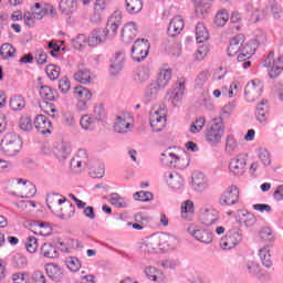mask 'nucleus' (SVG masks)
Here are the masks:
<instances>
[{"label":"nucleus","mask_w":283,"mask_h":283,"mask_svg":"<svg viewBox=\"0 0 283 283\" xmlns=\"http://www.w3.org/2000/svg\"><path fill=\"white\" fill-rule=\"evenodd\" d=\"M179 244L178 237L170 233H157L146 238L139 249L144 253H160V251H174Z\"/></svg>","instance_id":"nucleus-1"},{"label":"nucleus","mask_w":283,"mask_h":283,"mask_svg":"<svg viewBox=\"0 0 283 283\" xmlns=\"http://www.w3.org/2000/svg\"><path fill=\"white\" fill-rule=\"evenodd\" d=\"M222 136H224V123L221 117H217L207 126L205 139L208 145L216 147L222 143Z\"/></svg>","instance_id":"nucleus-2"},{"label":"nucleus","mask_w":283,"mask_h":283,"mask_svg":"<svg viewBox=\"0 0 283 283\" xmlns=\"http://www.w3.org/2000/svg\"><path fill=\"white\" fill-rule=\"evenodd\" d=\"M266 42V35L261 34L256 39L248 42V44L242 49V52H239L238 55V62L240 67H243V70H249L251 67V56L255 54V50H258V45H262V43Z\"/></svg>","instance_id":"nucleus-3"},{"label":"nucleus","mask_w":283,"mask_h":283,"mask_svg":"<svg viewBox=\"0 0 283 283\" xmlns=\"http://www.w3.org/2000/svg\"><path fill=\"white\" fill-rule=\"evenodd\" d=\"M23 148L21 136L17 134L6 135L0 142V151L4 156H17Z\"/></svg>","instance_id":"nucleus-4"},{"label":"nucleus","mask_w":283,"mask_h":283,"mask_svg":"<svg viewBox=\"0 0 283 283\" xmlns=\"http://www.w3.org/2000/svg\"><path fill=\"white\" fill-rule=\"evenodd\" d=\"M134 127V116L129 112L122 111L115 117L114 132L116 134H129Z\"/></svg>","instance_id":"nucleus-5"},{"label":"nucleus","mask_w":283,"mask_h":283,"mask_svg":"<svg viewBox=\"0 0 283 283\" xmlns=\"http://www.w3.org/2000/svg\"><path fill=\"white\" fill-rule=\"evenodd\" d=\"M160 160L163 165H166V167H177L178 169H185V167L189 165V160L185 159L182 156H179L171 148L161 154Z\"/></svg>","instance_id":"nucleus-6"},{"label":"nucleus","mask_w":283,"mask_h":283,"mask_svg":"<svg viewBox=\"0 0 283 283\" xmlns=\"http://www.w3.org/2000/svg\"><path fill=\"white\" fill-rule=\"evenodd\" d=\"M149 123L153 132H163L167 125V108H153L149 115Z\"/></svg>","instance_id":"nucleus-7"},{"label":"nucleus","mask_w":283,"mask_h":283,"mask_svg":"<svg viewBox=\"0 0 283 283\" xmlns=\"http://www.w3.org/2000/svg\"><path fill=\"white\" fill-rule=\"evenodd\" d=\"M264 67H271L269 72L270 78H277L283 72V55H279L275 59V53L271 51L264 61Z\"/></svg>","instance_id":"nucleus-8"},{"label":"nucleus","mask_w":283,"mask_h":283,"mask_svg":"<svg viewBox=\"0 0 283 283\" xmlns=\"http://www.w3.org/2000/svg\"><path fill=\"white\" fill-rule=\"evenodd\" d=\"M240 242H242V232L238 228H232L223 238H221L220 247L223 251H231V249L238 247Z\"/></svg>","instance_id":"nucleus-9"},{"label":"nucleus","mask_w":283,"mask_h":283,"mask_svg":"<svg viewBox=\"0 0 283 283\" xmlns=\"http://www.w3.org/2000/svg\"><path fill=\"white\" fill-rule=\"evenodd\" d=\"M262 92H264V83L260 80H252L245 86V101H248V103H255V101L262 96Z\"/></svg>","instance_id":"nucleus-10"},{"label":"nucleus","mask_w":283,"mask_h":283,"mask_svg":"<svg viewBox=\"0 0 283 283\" xmlns=\"http://www.w3.org/2000/svg\"><path fill=\"white\" fill-rule=\"evenodd\" d=\"M73 96L77 101L76 108L78 112H86L87 103L92 101V92L84 86L77 85L73 88Z\"/></svg>","instance_id":"nucleus-11"},{"label":"nucleus","mask_w":283,"mask_h":283,"mask_svg":"<svg viewBox=\"0 0 283 283\" xmlns=\"http://www.w3.org/2000/svg\"><path fill=\"white\" fill-rule=\"evenodd\" d=\"M238 202H240V188L233 185L228 187L219 199L221 207H231V205H238Z\"/></svg>","instance_id":"nucleus-12"},{"label":"nucleus","mask_w":283,"mask_h":283,"mask_svg":"<svg viewBox=\"0 0 283 283\" xmlns=\"http://www.w3.org/2000/svg\"><path fill=\"white\" fill-rule=\"evenodd\" d=\"M229 171L237 177L247 174V155L238 154L234 156L229 163Z\"/></svg>","instance_id":"nucleus-13"},{"label":"nucleus","mask_w":283,"mask_h":283,"mask_svg":"<svg viewBox=\"0 0 283 283\" xmlns=\"http://www.w3.org/2000/svg\"><path fill=\"white\" fill-rule=\"evenodd\" d=\"M149 54V41L142 39L137 40L132 48V59L140 63L145 61Z\"/></svg>","instance_id":"nucleus-14"},{"label":"nucleus","mask_w":283,"mask_h":283,"mask_svg":"<svg viewBox=\"0 0 283 283\" xmlns=\"http://www.w3.org/2000/svg\"><path fill=\"white\" fill-rule=\"evenodd\" d=\"M187 232L189 233V235L195 238L197 242H201L202 244H211V242H213V234H211V231L207 229L190 226L189 228H187Z\"/></svg>","instance_id":"nucleus-15"},{"label":"nucleus","mask_w":283,"mask_h":283,"mask_svg":"<svg viewBox=\"0 0 283 283\" xmlns=\"http://www.w3.org/2000/svg\"><path fill=\"white\" fill-rule=\"evenodd\" d=\"M185 80H178L176 87L168 90L167 98L170 103L176 107L182 101V96H185Z\"/></svg>","instance_id":"nucleus-16"},{"label":"nucleus","mask_w":283,"mask_h":283,"mask_svg":"<svg viewBox=\"0 0 283 283\" xmlns=\"http://www.w3.org/2000/svg\"><path fill=\"white\" fill-rule=\"evenodd\" d=\"M90 160V155L87 154V150L80 149L77 150L76 155L71 160V167L73 171L76 174L83 171L87 167V163Z\"/></svg>","instance_id":"nucleus-17"},{"label":"nucleus","mask_w":283,"mask_h":283,"mask_svg":"<svg viewBox=\"0 0 283 283\" xmlns=\"http://www.w3.org/2000/svg\"><path fill=\"white\" fill-rule=\"evenodd\" d=\"M123 23V12L115 11L107 20L106 23V36H116L118 32V28H120V24Z\"/></svg>","instance_id":"nucleus-18"},{"label":"nucleus","mask_w":283,"mask_h":283,"mask_svg":"<svg viewBox=\"0 0 283 283\" xmlns=\"http://www.w3.org/2000/svg\"><path fill=\"white\" fill-rule=\"evenodd\" d=\"M138 34V24L134 21L127 22L120 30V39L123 43H132Z\"/></svg>","instance_id":"nucleus-19"},{"label":"nucleus","mask_w":283,"mask_h":283,"mask_svg":"<svg viewBox=\"0 0 283 283\" xmlns=\"http://www.w3.org/2000/svg\"><path fill=\"white\" fill-rule=\"evenodd\" d=\"M125 67V52L123 50L116 51L114 56L111 59V74L116 76Z\"/></svg>","instance_id":"nucleus-20"},{"label":"nucleus","mask_w":283,"mask_h":283,"mask_svg":"<svg viewBox=\"0 0 283 283\" xmlns=\"http://www.w3.org/2000/svg\"><path fill=\"white\" fill-rule=\"evenodd\" d=\"M164 180L170 189H182V186L185 185V179L176 171L165 172Z\"/></svg>","instance_id":"nucleus-21"},{"label":"nucleus","mask_w":283,"mask_h":283,"mask_svg":"<svg viewBox=\"0 0 283 283\" xmlns=\"http://www.w3.org/2000/svg\"><path fill=\"white\" fill-rule=\"evenodd\" d=\"M249 43L244 42V35H237L230 40L228 46V56H235L247 48Z\"/></svg>","instance_id":"nucleus-22"},{"label":"nucleus","mask_w":283,"mask_h":283,"mask_svg":"<svg viewBox=\"0 0 283 283\" xmlns=\"http://www.w3.org/2000/svg\"><path fill=\"white\" fill-rule=\"evenodd\" d=\"M200 219L202 224L211 227V224H216L219 220L218 210L212 208H202Z\"/></svg>","instance_id":"nucleus-23"},{"label":"nucleus","mask_w":283,"mask_h":283,"mask_svg":"<svg viewBox=\"0 0 283 283\" xmlns=\"http://www.w3.org/2000/svg\"><path fill=\"white\" fill-rule=\"evenodd\" d=\"M34 127L39 134H52V120L45 115H38L34 118Z\"/></svg>","instance_id":"nucleus-24"},{"label":"nucleus","mask_w":283,"mask_h":283,"mask_svg":"<svg viewBox=\"0 0 283 283\" xmlns=\"http://www.w3.org/2000/svg\"><path fill=\"white\" fill-rule=\"evenodd\" d=\"M65 198H63V195H59L56 192H51L46 196V205L50 211L55 214L56 211L60 210L61 207H63V202H65Z\"/></svg>","instance_id":"nucleus-25"},{"label":"nucleus","mask_w":283,"mask_h":283,"mask_svg":"<svg viewBox=\"0 0 283 283\" xmlns=\"http://www.w3.org/2000/svg\"><path fill=\"white\" fill-rule=\"evenodd\" d=\"M76 212V208L72 202L65 199V202L60 206L59 210H56L55 214L61 220H70V218H74V213Z\"/></svg>","instance_id":"nucleus-26"},{"label":"nucleus","mask_w":283,"mask_h":283,"mask_svg":"<svg viewBox=\"0 0 283 283\" xmlns=\"http://www.w3.org/2000/svg\"><path fill=\"white\" fill-rule=\"evenodd\" d=\"M106 41L107 33L105 32V29H95L87 38V43L91 48H96V45H101V43H105Z\"/></svg>","instance_id":"nucleus-27"},{"label":"nucleus","mask_w":283,"mask_h":283,"mask_svg":"<svg viewBox=\"0 0 283 283\" xmlns=\"http://www.w3.org/2000/svg\"><path fill=\"white\" fill-rule=\"evenodd\" d=\"M160 90H163L159 85L155 84L151 81L145 88L144 92V101L145 103H154L158 98V94H160Z\"/></svg>","instance_id":"nucleus-28"},{"label":"nucleus","mask_w":283,"mask_h":283,"mask_svg":"<svg viewBox=\"0 0 283 283\" xmlns=\"http://www.w3.org/2000/svg\"><path fill=\"white\" fill-rule=\"evenodd\" d=\"M185 29V20L182 17L177 15L171 19L169 27H168V34L169 36H178L180 32Z\"/></svg>","instance_id":"nucleus-29"},{"label":"nucleus","mask_w":283,"mask_h":283,"mask_svg":"<svg viewBox=\"0 0 283 283\" xmlns=\"http://www.w3.org/2000/svg\"><path fill=\"white\" fill-rule=\"evenodd\" d=\"M45 271L48 277L53 280V282H61L63 280V269L61 265L49 263L46 264Z\"/></svg>","instance_id":"nucleus-30"},{"label":"nucleus","mask_w":283,"mask_h":283,"mask_svg":"<svg viewBox=\"0 0 283 283\" xmlns=\"http://www.w3.org/2000/svg\"><path fill=\"white\" fill-rule=\"evenodd\" d=\"M54 154L59 160H67L72 154V146L66 142H62L55 146Z\"/></svg>","instance_id":"nucleus-31"},{"label":"nucleus","mask_w":283,"mask_h":283,"mask_svg":"<svg viewBox=\"0 0 283 283\" xmlns=\"http://www.w3.org/2000/svg\"><path fill=\"white\" fill-rule=\"evenodd\" d=\"M224 151L229 156H233L237 151H240V142L235 138V135H227Z\"/></svg>","instance_id":"nucleus-32"},{"label":"nucleus","mask_w":283,"mask_h":283,"mask_svg":"<svg viewBox=\"0 0 283 283\" xmlns=\"http://www.w3.org/2000/svg\"><path fill=\"white\" fill-rule=\"evenodd\" d=\"M59 8L60 12L67 17L70 14H74V12L78 10V2L76 0H61Z\"/></svg>","instance_id":"nucleus-33"},{"label":"nucleus","mask_w":283,"mask_h":283,"mask_svg":"<svg viewBox=\"0 0 283 283\" xmlns=\"http://www.w3.org/2000/svg\"><path fill=\"white\" fill-rule=\"evenodd\" d=\"M153 81L161 90H165V87H167V85H169V81H171V69H161L158 74V77Z\"/></svg>","instance_id":"nucleus-34"},{"label":"nucleus","mask_w":283,"mask_h":283,"mask_svg":"<svg viewBox=\"0 0 283 283\" xmlns=\"http://www.w3.org/2000/svg\"><path fill=\"white\" fill-rule=\"evenodd\" d=\"M98 122L92 114H85L80 118V125L85 132H94Z\"/></svg>","instance_id":"nucleus-35"},{"label":"nucleus","mask_w":283,"mask_h":283,"mask_svg":"<svg viewBox=\"0 0 283 283\" xmlns=\"http://www.w3.org/2000/svg\"><path fill=\"white\" fill-rule=\"evenodd\" d=\"M211 0H199L195 4V12L199 19H205L209 14Z\"/></svg>","instance_id":"nucleus-36"},{"label":"nucleus","mask_w":283,"mask_h":283,"mask_svg":"<svg viewBox=\"0 0 283 283\" xmlns=\"http://www.w3.org/2000/svg\"><path fill=\"white\" fill-rule=\"evenodd\" d=\"M74 80L82 85H90L94 81V76H92V72L87 69H80L74 73Z\"/></svg>","instance_id":"nucleus-37"},{"label":"nucleus","mask_w":283,"mask_h":283,"mask_svg":"<svg viewBox=\"0 0 283 283\" xmlns=\"http://www.w3.org/2000/svg\"><path fill=\"white\" fill-rule=\"evenodd\" d=\"M192 189L195 191H205L207 187V180H205V175L201 172H193L192 174V181H191Z\"/></svg>","instance_id":"nucleus-38"},{"label":"nucleus","mask_w":283,"mask_h":283,"mask_svg":"<svg viewBox=\"0 0 283 283\" xmlns=\"http://www.w3.org/2000/svg\"><path fill=\"white\" fill-rule=\"evenodd\" d=\"M144 273L149 282H160L163 280V271L154 265H147Z\"/></svg>","instance_id":"nucleus-39"},{"label":"nucleus","mask_w":283,"mask_h":283,"mask_svg":"<svg viewBox=\"0 0 283 283\" xmlns=\"http://www.w3.org/2000/svg\"><path fill=\"white\" fill-rule=\"evenodd\" d=\"M266 114H269V101L262 99L256 106V120L262 125H266Z\"/></svg>","instance_id":"nucleus-40"},{"label":"nucleus","mask_w":283,"mask_h":283,"mask_svg":"<svg viewBox=\"0 0 283 283\" xmlns=\"http://www.w3.org/2000/svg\"><path fill=\"white\" fill-rule=\"evenodd\" d=\"M24 184H25V179L23 178L12 179L9 185V193L11 196H17L18 198H20L21 191H23Z\"/></svg>","instance_id":"nucleus-41"},{"label":"nucleus","mask_w":283,"mask_h":283,"mask_svg":"<svg viewBox=\"0 0 283 283\" xmlns=\"http://www.w3.org/2000/svg\"><path fill=\"white\" fill-rule=\"evenodd\" d=\"M239 222L241 224H244V227H255V222H258V219L255 218V214L247 211V210H241L239 212Z\"/></svg>","instance_id":"nucleus-42"},{"label":"nucleus","mask_w":283,"mask_h":283,"mask_svg":"<svg viewBox=\"0 0 283 283\" xmlns=\"http://www.w3.org/2000/svg\"><path fill=\"white\" fill-rule=\"evenodd\" d=\"M197 43H205L209 41V30L202 22H198L195 29Z\"/></svg>","instance_id":"nucleus-43"},{"label":"nucleus","mask_w":283,"mask_h":283,"mask_svg":"<svg viewBox=\"0 0 283 283\" xmlns=\"http://www.w3.org/2000/svg\"><path fill=\"white\" fill-rule=\"evenodd\" d=\"M196 211V208L193 206V201L186 200L181 203V218L182 220H191L193 218V213Z\"/></svg>","instance_id":"nucleus-44"},{"label":"nucleus","mask_w":283,"mask_h":283,"mask_svg":"<svg viewBox=\"0 0 283 283\" xmlns=\"http://www.w3.org/2000/svg\"><path fill=\"white\" fill-rule=\"evenodd\" d=\"M245 271L247 273H249V275H252L253 277H258V280H262V277H264V274L260 269V263L255 261H248L245 264Z\"/></svg>","instance_id":"nucleus-45"},{"label":"nucleus","mask_w":283,"mask_h":283,"mask_svg":"<svg viewBox=\"0 0 283 283\" xmlns=\"http://www.w3.org/2000/svg\"><path fill=\"white\" fill-rule=\"evenodd\" d=\"M40 254L43 258H49V259L59 258V251L56 250V247H54V244L52 243H44L41 247Z\"/></svg>","instance_id":"nucleus-46"},{"label":"nucleus","mask_w":283,"mask_h":283,"mask_svg":"<svg viewBox=\"0 0 283 283\" xmlns=\"http://www.w3.org/2000/svg\"><path fill=\"white\" fill-rule=\"evenodd\" d=\"M36 196V186L32 181L25 179L22 191L20 192V198H34Z\"/></svg>","instance_id":"nucleus-47"},{"label":"nucleus","mask_w":283,"mask_h":283,"mask_svg":"<svg viewBox=\"0 0 283 283\" xmlns=\"http://www.w3.org/2000/svg\"><path fill=\"white\" fill-rule=\"evenodd\" d=\"M108 202L117 209H127L129 207L127 200H125V198L120 197L118 193H111L108 197Z\"/></svg>","instance_id":"nucleus-48"},{"label":"nucleus","mask_w":283,"mask_h":283,"mask_svg":"<svg viewBox=\"0 0 283 283\" xmlns=\"http://www.w3.org/2000/svg\"><path fill=\"white\" fill-rule=\"evenodd\" d=\"M259 256L265 269H271V266H273V261L271 260V250H269V247L260 249Z\"/></svg>","instance_id":"nucleus-49"},{"label":"nucleus","mask_w":283,"mask_h":283,"mask_svg":"<svg viewBox=\"0 0 283 283\" xmlns=\"http://www.w3.org/2000/svg\"><path fill=\"white\" fill-rule=\"evenodd\" d=\"M128 14H138L143 10V0H125Z\"/></svg>","instance_id":"nucleus-50"},{"label":"nucleus","mask_w":283,"mask_h":283,"mask_svg":"<svg viewBox=\"0 0 283 283\" xmlns=\"http://www.w3.org/2000/svg\"><path fill=\"white\" fill-rule=\"evenodd\" d=\"M228 22L229 11H227V9L219 10L214 17V24H217L218 28H223V25H227Z\"/></svg>","instance_id":"nucleus-51"},{"label":"nucleus","mask_w":283,"mask_h":283,"mask_svg":"<svg viewBox=\"0 0 283 283\" xmlns=\"http://www.w3.org/2000/svg\"><path fill=\"white\" fill-rule=\"evenodd\" d=\"M40 96L45 101H57L59 98V94L50 86L45 85L40 87Z\"/></svg>","instance_id":"nucleus-52"},{"label":"nucleus","mask_w":283,"mask_h":283,"mask_svg":"<svg viewBox=\"0 0 283 283\" xmlns=\"http://www.w3.org/2000/svg\"><path fill=\"white\" fill-rule=\"evenodd\" d=\"M9 105L13 112H19L25 107V99L21 95H14L10 98Z\"/></svg>","instance_id":"nucleus-53"},{"label":"nucleus","mask_w":283,"mask_h":283,"mask_svg":"<svg viewBox=\"0 0 283 283\" xmlns=\"http://www.w3.org/2000/svg\"><path fill=\"white\" fill-rule=\"evenodd\" d=\"M107 8V2L105 0H96L94 3V10L97 12V15L93 18V21L95 23H101L103 17L101 15V12H105V9Z\"/></svg>","instance_id":"nucleus-54"},{"label":"nucleus","mask_w":283,"mask_h":283,"mask_svg":"<svg viewBox=\"0 0 283 283\" xmlns=\"http://www.w3.org/2000/svg\"><path fill=\"white\" fill-rule=\"evenodd\" d=\"M15 52L17 50L14 49V46L9 43L2 44L0 48V55L2 56V59H12L14 57Z\"/></svg>","instance_id":"nucleus-55"},{"label":"nucleus","mask_w":283,"mask_h":283,"mask_svg":"<svg viewBox=\"0 0 283 283\" xmlns=\"http://www.w3.org/2000/svg\"><path fill=\"white\" fill-rule=\"evenodd\" d=\"M65 264L69 269V271H72L73 273H76L81 271V260L76 256H70L65 260Z\"/></svg>","instance_id":"nucleus-56"},{"label":"nucleus","mask_w":283,"mask_h":283,"mask_svg":"<svg viewBox=\"0 0 283 283\" xmlns=\"http://www.w3.org/2000/svg\"><path fill=\"white\" fill-rule=\"evenodd\" d=\"M258 158L264 167L271 165V153L266 148H259Z\"/></svg>","instance_id":"nucleus-57"},{"label":"nucleus","mask_w":283,"mask_h":283,"mask_svg":"<svg viewBox=\"0 0 283 283\" xmlns=\"http://www.w3.org/2000/svg\"><path fill=\"white\" fill-rule=\"evenodd\" d=\"M205 125H207V119L205 117L197 118L190 125V134H200V130L205 128Z\"/></svg>","instance_id":"nucleus-58"},{"label":"nucleus","mask_w":283,"mask_h":283,"mask_svg":"<svg viewBox=\"0 0 283 283\" xmlns=\"http://www.w3.org/2000/svg\"><path fill=\"white\" fill-rule=\"evenodd\" d=\"M93 118L97 122L101 123L105 120V107L103 105L98 104L94 106L93 114H91Z\"/></svg>","instance_id":"nucleus-59"},{"label":"nucleus","mask_w":283,"mask_h":283,"mask_svg":"<svg viewBox=\"0 0 283 283\" xmlns=\"http://www.w3.org/2000/svg\"><path fill=\"white\" fill-rule=\"evenodd\" d=\"M87 43L85 34H78L72 40V45L75 50H83Z\"/></svg>","instance_id":"nucleus-60"},{"label":"nucleus","mask_w":283,"mask_h":283,"mask_svg":"<svg viewBox=\"0 0 283 283\" xmlns=\"http://www.w3.org/2000/svg\"><path fill=\"white\" fill-rule=\"evenodd\" d=\"M38 235H51L52 227L48 222L38 221V231L35 232Z\"/></svg>","instance_id":"nucleus-61"},{"label":"nucleus","mask_w":283,"mask_h":283,"mask_svg":"<svg viewBox=\"0 0 283 283\" xmlns=\"http://www.w3.org/2000/svg\"><path fill=\"white\" fill-rule=\"evenodd\" d=\"M45 72H46V76H49L51 81H56V78H59L61 74V67L56 65H49L46 66Z\"/></svg>","instance_id":"nucleus-62"},{"label":"nucleus","mask_w":283,"mask_h":283,"mask_svg":"<svg viewBox=\"0 0 283 283\" xmlns=\"http://www.w3.org/2000/svg\"><path fill=\"white\" fill-rule=\"evenodd\" d=\"M25 249L29 253H36V250L39 249V241L34 237H28Z\"/></svg>","instance_id":"nucleus-63"},{"label":"nucleus","mask_w":283,"mask_h":283,"mask_svg":"<svg viewBox=\"0 0 283 283\" xmlns=\"http://www.w3.org/2000/svg\"><path fill=\"white\" fill-rule=\"evenodd\" d=\"M133 198L139 202H148V200L154 198V195H151L149 191H137L133 195Z\"/></svg>","instance_id":"nucleus-64"}]
</instances>
